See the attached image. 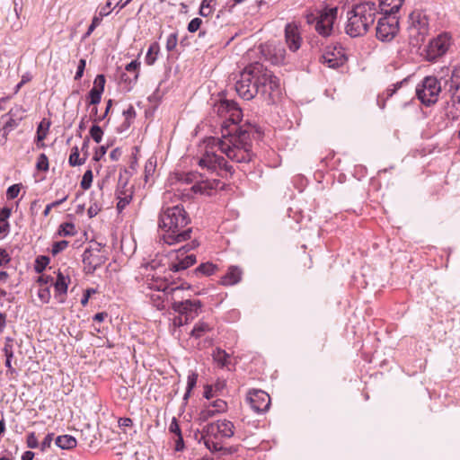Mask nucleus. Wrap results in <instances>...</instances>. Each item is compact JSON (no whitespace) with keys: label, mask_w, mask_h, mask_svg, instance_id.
<instances>
[{"label":"nucleus","mask_w":460,"mask_h":460,"mask_svg":"<svg viewBox=\"0 0 460 460\" xmlns=\"http://www.w3.org/2000/svg\"><path fill=\"white\" fill-rule=\"evenodd\" d=\"M214 111L225 119L222 122V138L208 139L206 150L199 164L210 171L220 170L233 174V167L217 154V150H220L233 162L249 163L253 155L252 132L249 128L237 126L243 112L234 101L221 100L215 104Z\"/></svg>","instance_id":"obj_1"},{"label":"nucleus","mask_w":460,"mask_h":460,"mask_svg":"<svg viewBox=\"0 0 460 460\" xmlns=\"http://www.w3.org/2000/svg\"><path fill=\"white\" fill-rule=\"evenodd\" d=\"M234 88L237 94L247 101L258 93L274 101L280 93V82L262 64L255 62L243 70Z\"/></svg>","instance_id":"obj_2"},{"label":"nucleus","mask_w":460,"mask_h":460,"mask_svg":"<svg viewBox=\"0 0 460 460\" xmlns=\"http://www.w3.org/2000/svg\"><path fill=\"white\" fill-rule=\"evenodd\" d=\"M190 216L182 205L164 206L158 216V228L162 233L160 242L173 245L190 239Z\"/></svg>","instance_id":"obj_3"},{"label":"nucleus","mask_w":460,"mask_h":460,"mask_svg":"<svg viewBox=\"0 0 460 460\" xmlns=\"http://www.w3.org/2000/svg\"><path fill=\"white\" fill-rule=\"evenodd\" d=\"M234 434V425L232 421L223 419L204 425L201 430L195 433L199 443H203L210 452H219L224 449L226 439Z\"/></svg>","instance_id":"obj_4"},{"label":"nucleus","mask_w":460,"mask_h":460,"mask_svg":"<svg viewBox=\"0 0 460 460\" xmlns=\"http://www.w3.org/2000/svg\"><path fill=\"white\" fill-rule=\"evenodd\" d=\"M376 13V5L373 2L358 4L348 13L346 33L350 37H358L367 33L374 23Z\"/></svg>","instance_id":"obj_5"},{"label":"nucleus","mask_w":460,"mask_h":460,"mask_svg":"<svg viewBox=\"0 0 460 460\" xmlns=\"http://www.w3.org/2000/svg\"><path fill=\"white\" fill-rule=\"evenodd\" d=\"M408 31L411 43L413 46L422 43L429 31L428 15L420 10L413 11L409 16Z\"/></svg>","instance_id":"obj_6"},{"label":"nucleus","mask_w":460,"mask_h":460,"mask_svg":"<svg viewBox=\"0 0 460 460\" xmlns=\"http://www.w3.org/2000/svg\"><path fill=\"white\" fill-rule=\"evenodd\" d=\"M197 246H199V243L193 240L190 243L181 246L180 249L170 252V270L177 272L192 266L196 262V256L192 253L189 254V252L195 249Z\"/></svg>","instance_id":"obj_7"},{"label":"nucleus","mask_w":460,"mask_h":460,"mask_svg":"<svg viewBox=\"0 0 460 460\" xmlns=\"http://www.w3.org/2000/svg\"><path fill=\"white\" fill-rule=\"evenodd\" d=\"M440 92V83L435 76H426L416 88L418 99L426 106L437 102Z\"/></svg>","instance_id":"obj_8"},{"label":"nucleus","mask_w":460,"mask_h":460,"mask_svg":"<svg viewBox=\"0 0 460 460\" xmlns=\"http://www.w3.org/2000/svg\"><path fill=\"white\" fill-rule=\"evenodd\" d=\"M338 13L337 7H325L323 8L316 17L313 15L307 16V22L309 23L315 22L316 31L323 36L327 37L331 35L332 31L333 23L336 20Z\"/></svg>","instance_id":"obj_9"},{"label":"nucleus","mask_w":460,"mask_h":460,"mask_svg":"<svg viewBox=\"0 0 460 460\" xmlns=\"http://www.w3.org/2000/svg\"><path fill=\"white\" fill-rule=\"evenodd\" d=\"M452 45V38L447 32L440 33L429 41L426 49V58L434 61L445 55Z\"/></svg>","instance_id":"obj_10"},{"label":"nucleus","mask_w":460,"mask_h":460,"mask_svg":"<svg viewBox=\"0 0 460 460\" xmlns=\"http://www.w3.org/2000/svg\"><path fill=\"white\" fill-rule=\"evenodd\" d=\"M376 38L382 41L392 40L399 31V21L396 15L385 14L379 18L376 28Z\"/></svg>","instance_id":"obj_11"},{"label":"nucleus","mask_w":460,"mask_h":460,"mask_svg":"<svg viewBox=\"0 0 460 460\" xmlns=\"http://www.w3.org/2000/svg\"><path fill=\"white\" fill-rule=\"evenodd\" d=\"M246 401L250 407L257 413L268 411L270 405V395L266 392L258 389L250 390L247 394Z\"/></svg>","instance_id":"obj_12"},{"label":"nucleus","mask_w":460,"mask_h":460,"mask_svg":"<svg viewBox=\"0 0 460 460\" xmlns=\"http://www.w3.org/2000/svg\"><path fill=\"white\" fill-rule=\"evenodd\" d=\"M201 306L202 304L199 300L184 299L182 301H176L175 299L172 302V308L179 314H183L190 320H193L199 315Z\"/></svg>","instance_id":"obj_13"},{"label":"nucleus","mask_w":460,"mask_h":460,"mask_svg":"<svg viewBox=\"0 0 460 460\" xmlns=\"http://www.w3.org/2000/svg\"><path fill=\"white\" fill-rule=\"evenodd\" d=\"M183 289V285H181L170 288V291L151 292L148 296H150V300L154 306L159 310H162L165 307V303H170L172 305V302L176 299L175 296L177 293L181 292Z\"/></svg>","instance_id":"obj_14"},{"label":"nucleus","mask_w":460,"mask_h":460,"mask_svg":"<svg viewBox=\"0 0 460 460\" xmlns=\"http://www.w3.org/2000/svg\"><path fill=\"white\" fill-rule=\"evenodd\" d=\"M322 61L331 68L341 66L346 61L347 58L344 50L340 46L328 47L322 56Z\"/></svg>","instance_id":"obj_15"},{"label":"nucleus","mask_w":460,"mask_h":460,"mask_svg":"<svg viewBox=\"0 0 460 460\" xmlns=\"http://www.w3.org/2000/svg\"><path fill=\"white\" fill-rule=\"evenodd\" d=\"M107 261V257L101 253V250L98 248L86 249L83 253V262L88 269V272H93L98 268L102 266Z\"/></svg>","instance_id":"obj_16"},{"label":"nucleus","mask_w":460,"mask_h":460,"mask_svg":"<svg viewBox=\"0 0 460 460\" xmlns=\"http://www.w3.org/2000/svg\"><path fill=\"white\" fill-rule=\"evenodd\" d=\"M285 40L287 46L291 51L296 52L300 49L302 37L299 27L295 22L287 23L285 26Z\"/></svg>","instance_id":"obj_17"},{"label":"nucleus","mask_w":460,"mask_h":460,"mask_svg":"<svg viewBox=\"0 0 460 460\" xmlns=\"http://www.w3.org/2000/svg\"><path fill=\"white\" fill-rule=\"evenodd\" d=\"M224 183L220 180H202L192 185L191 190L195 193L211 195L214 190L222 189Z\"/></svg>","instance_id":"obj_18"},{"label":"nucleus","mask_w":460,"mask_h":460,"mask_svg":"<svg viewBox=\"0 0 460 460\" xmlns=\"http://www.w3.org/2000/svg\"><path fill=\"white\" fill-rule=\"evenodd\" d=\"M19 112H24L22 107H16L15 109H11L7 114L4 115L3 118L8 117V119L5 121L2 129L4 130V133H10L14 128H16L19 125V122L22 120V116L17 118Z\"/></svg>","instance_id":"obj_19"},{"label":"nucleus","mask_w":460,"mask_h":460,"mask_svg":"<svg viewBox=\"0 0 460 460\" xmlns=\"http://www.w3.org/2000/svg\"><path fill=\"white\" fill-rule=\"evenodd\" d=\"M449 86V92L452 93L454 102L460 103V67H455L449 81L446 82Z\"/></svg>","instance_id":"obj_20"},{"label":"nucleus","mask_w":460,"mask_h":460,"mask_svg":"<svg viewBox=\"0 0 460 460\" xmlns=\"http://www.w3.org/2000/svg\"><path fill=\"white\" fill-rule=\"evenodd\" d=\"M212 358L214 363L220 368L231 369L232 366V356L226 350L216 348L212 352Z\"/></svg>","instance_id":"obj_21"},{"label":"nucleus","mask_w":460,"mask_h":460,"mask_svg":"<svg viewBox=\"0 0 460 460\" xmlns=\"http://www.w3.org/2000/svg\"><path fill=\"white\" fill-rule=\"evenodd\" d=\"M404 0H379L381 11L387 15H395Z\"/></svg>","instance_id":"obj_22"},{"label":"nucleus","mask_w":460,"mask_h":460,"mask_svg":"<svg viewBox=\"0 0 460 460\" xmlns=\"http://www.w3.org/2000/svg\"><path fill=\"white\" fill-rule=\"evenodd\" d=\"M242 278V270L235 266L228 269L226 274L222 278L221 283L226 286L237 284Z\"/></svg>","instance_id":"obj_23"},{"label":"nucleus","mask_w":460,"mask_h":460,"mask_svg":"<svg viewBox=\"0 0 460 460\" xmlns=\"http://www.w3.org/2000/svg\"><path fill=\"white\" fill-rule=\"evenodd\" d=\"M146 284H147L148 288L152 292L170 291V288H175L172 284L167 283V281L165 279H147Z\"/></svg>","instance_id":"obj_24"},{"label":"nucleus","mask_w":460,"mask_h":460,"mask_svg":"<svg viewBox=\"0 0 460 460\" xmlns=\"http://www.w3.org/2000/svg\"><path fill=\"white\" fill-rule=\"evenodd\" d=\"M70 283V278L65 276L63 273L58 272L57 279L53 281L55 291L59 295H66L67 292V287Z\"/></svg>","instance_id":"obj_25"},{"label":"nucleus","mask_w":460,"mask_h":460,"mask_svg":"<svg viewBox=\"0 0 460 460\" xmlns=\"http://www.w3.org/2000/svg\"><path fill=\"white\" fill-rule=\"evenodd\" d=\"M56 445L60 447L61 449H72L76 447L77 441L76 439L71 436V435H61L57 437Z\"/></svg>","instance_id":"obj_26"},{"label":"nucleus","mask_w":460,"mask_h":460,"mask_svg":"<svg viewBox=\"0 0 460 460\" xmlns=\"http://www.w3.org/2000/svg\"><path fill=\"white\" fill-rule=\"evenodd\" d=\"M211 330H212V326L209 323H208L204 321H199L194 325V327L190 332V336L194 337L196 339H199V338L203 337L206 333L210 332Z\"/></svg>","instance_id":"obj_27"},{"label":"nucleus","mask_w":460,"mask_h":460,"mask_svg":"<svg viewBox=\"0 0 460 460\" xmlns=\"http://www.w3.org/2000/svg\"><path fill=\"white\" fill-rule=\"evenodd\" d=\"M139 66H140V62H138L137 60H133L130 63H128L126 66L125 69L128 72L133 73L134 76L132 79H130V78L126 77V75L123 74L121 75L122 80L129 81V83H131V82L136 83L138 78V75H139V71H138Z\"/></svg>","instance_id":"obj_28"},{"label":"nucleus","mask_w":460,"mask_h":460,"mask_svg":"<svg viewBox=\"0 0 460 460\" xmlns=\"http://www.w3.org/2000/svg\"><path fill=\"white\" fill-rule=\"evenodd\" d=\"M109 13H110V12L106 11V8H102L99 12V14L95 15L93 18L92 22H91L90 26L88 27V30H87L84 37H89L93 33V31L95 30V28L100 25V23L102 21V18L104 16H107Z\"/></svg>","instance_id":"obj_29"},{"label":"nucleus","mask_w":460,"mask_h":460,"mask_svg":"<svg viewBox=\"0 0 460 460\" xmlns=\"http://www.w3.org/2000/svg\"><path fill=\"white\" fill-rule=\"evenodd\" d=\"M117 199H119L117 203V209L119 212H121L131 201L132 191L130 190H127L123 193H117Z\"/></svg>","instance_id":"obj_30"},{"label":"nucleus","mask_w":460,"mask_h":460,"mask_svg":"<svg viewBox=\"0 0 460 460\" xmlns=\"http://www.w3.org/2000/svg\"><path fill=\"white\" fill-rule=\"evenodd\" d=\"M159 50H160V47L157 42H154L149 46L147 53L146 55V58H145L146 63L148 66H151L155 62V60L157 58V55L159 53Z\"/></svg>","instance_id":"obj_31"},{"label":"nucleus","mask_w":460,"mask_h":460,"mask_svg":"<svg viewBox=\"0 0 460 460\" xmlns=\"http://www.w3.org/2000/svg\"><path fill=\"white\" fill-rule=\"evenodd\" d=\"M217 270V266L211 262L201 263L196 270L194 273L196 275H203V276H210L215 273Z\"/></svg>","instance_id":"obj_32"},{"label":"nucleus","mask_w":460,"mask_h":460,"mask_svg":"<svg viewBox=\"0 0 460 460\" xmlns=\"http://www.w3.org/2000/svg\"><path fill=\"white\" fill-rule=\"evenodd\" d=\"M216 414H217V412L215 411V410L208 404L199 411L197 420L200 423L206 422L210 418H213Z\"/></svg>","instance_id":"obj_33"},{"label":"nucleus","mask_w":460,"mask_h":460,"mask_svg":"<svg viewBox=\"0 0 460 460\" xmlns=\"http://www.w3.org/2000/svg\"><path fill=\"white\" fill-rule=\"evenodd\" d=\"M14 340L11 337H6L3 351L6 359H13L14 356Z\"/></svg>","instance_id":"obj_34"},{"label":"nucleus","mask_w":460,"mask_h":460,"mask_svg":"<svg viewBox=\"0 0 460 460\" xmlns=\"http://www.w3.org/2000/svg\"><path fill=\"white\" fill-rule=\"evenodd\" d=\"M76 234L75 225L72 223L61 224L58 228V234L61 236H73Z\"/></svg>","instance_id":"obj_35"},{"label":"nucleus","mask_w":460,"mask_h":460,"mask_svg":"<svg viewBox=\"0 0 460 460\" xmlns=\"http://www.w3.org/2000/svg\"><path fill=\"white\" fill-rule=\"evenodd\" d=\"M85 159H82L79 157V150L77 146L72 148V152L69 155V164L71 166H78L84 164Z\"/></svg>","instance_id":"obj_36"},{"label":"nucleus","mask_w":460,"mask_h":460,"mask_svg":"<svg viewBox=\"0 0 460 460\" xmlns=\"http://www.w3.org/2000/svg\"><path fill=\"white\" fill-rule=\"evenodd\" d=\"M128 172L127 170H124L123 172H120L119 173V181H118V190H117V193H123L125 192L127 190H128L127 188V185H128Z\"/></svg>","instance_id":"obj_37"},{"label":"nucleus","mask_w":460,"mask_h":460,"mask_svg":"<svg viewBox=\"0 0 460 460\" xmlns=\"http://www.w3.org/2000/svg\"><path fill=\"white\" fill-rule=\"evenodd\" d=\"M172 443H173L172 447H173L174 451L181 452V451L184 450L185 445H184V440H183L182 434L177 435V436H172Z\"/></svg>","instance_id":"obj_38"},{"label":"nucleus","mask_w":460,"mask_h":460,"mask_svg":"<svg viewBox=\"0 0 460 460\" xmlns=\"http://www.w3.org/2000/svg\"><path fill=\"white\" fill-rule=\"evenodd\" d=\"M90 136L96 143H100L102 139L103 131L100 126L93 125L90 128Z\"/></svg>","instance_id":"obj_39"},{"label":"nucleus","mask_w":460,"mask_h":460,"mask_svg":"<svg viewBox=\"0 0 460 460\" xmlns=\"http://www.w3.org/2000/svg\"><path fill=\"white\" fill-rule=\"evenodd\" d=\"M105 83V76L103 75H98L94 79L93 87L92 90H96L97 92L102 93L104 91Z\"/></svg>","instance_id":"obj_40"},{"label":"nucleus","mask_w":460,"mask_h":460,"mask_svg":"<svg viewBox=\"0 0 460 460\" xmlns=\"http://www.w3.org/2000/svg\"><path fill=\"white\" fill-rule=\"evenodd\" d=\"M209 405L211 406V408H213L215 410V411H217V413H222V412H225L227 410V403L224 401V400H221V399H217L215 400L214 402H212L211 403H209Z\"/></svg>","instance_id":"obj_41"},{"label":"nucleus","mask_w":460,"mask_h":460,"mask_svg":"<svg viewBox=\"0 0 460 460\" xmlns=\"http://www.w3.org/2000/svg\"><path fill=\"white\" fill-rule=\"evenodd\" d=\"M93 172L92 170H87L84 175H83V178H82V181H81V188L83 190H88L91 185H92V181H93Z\"/></svg>","instance_id":"obj_42"},{"label":"nucleus","mask_w":460,"mask_h":460,"mask_svg":"<svg viewBox=\"0 0 460 460\" xmlns=\"http://www.w3.org/2000/svg\"><path fill=\"white\" fill-rule=\"evenodd\" d=\"M36 167L39 171L46 172L49 170V160L45 154H40L38 157Z\"/></svg>","instance_id":"obj_43"},{"label":"nucleus","mask_w":460,"mask_h":460,"mask_svg":"<svg viewBox=\"0 0 460 460\" xmlns=\"http://www.w3.org/2000/svg\"><path fill=\"white\" fill-rule=\"evenodd\" d=\"M68 246V242L62 240L59 242H56L52 245L51 253L53 255H57L62 251H64Z\"/></svg>","instance_id":"obj_44"},{"label":"nucleus","mask_w":460,"mask_h":460,"mask_svg":"<svg viewBox=\"0 0 460 460\" xmlns=\"http://www.w3.org/2000/svg\"><path fill=\"white\" fill-rule=\"evenodd\" d=\"M123 116L125 117V122L127 123V126H129L131 121L136 117V111L132 105H129L127 110L123 111Z\"/></svg>","instance_id":"obj_45"},{"label":"nucleus","mask_w":460,"mask_h":460,"mask_svg":"<svg viewBox=\"0 0 460 460\" xmlns=\"http://www.w3.org/2000/svg\"><path fill=\"white\" fill-rule=\"evenodd\" d=\"M26 444L29 448H37L40 447V443L34 432H31L27 435Z\"/></svg>","instance_id":"obj_46"},{"label":"nucleus","mask_w":460,"mask_h":460,"mask_svg":"<svg viewBox=\"0 0 460 460\" xmlns=\"http://www.w3.org/2000/svg\"><path fill=\"white\" fill-rule=\"evenodd\" d=\"M177 42H178L177 34L176 33L170 34L168 36V38H167V40H166V49H167V51L173 50L176 48V46H177Z\"/></svg>","instance_id":"obj_47"},{"label":"nucleus","mask_w":460,"mask_h":460,"mask_svg":"<svg viewBox=\"0 0 460 460\" xmlns=\"http://www.w3.org/2000/svg\"><path fill=\"white\" fill-rule=\"evenodd\" d=\"M49 127V122L47 123V127L45 128H43V122L40 123V125L38 126V128H37V141L38 142H41L42 140L45 139L47 133H48Z\"/></svg>","instance_id":"obj_48"},{"label":"nucleus","mask_w":460,"mask_h":460,"mask_svg":"<svg viewBox=\"0 0 460 460\" xmlns=\"http://www.w3.org/2000/svg\"><path fill=\"white\" fill-rule=\"evenodd\" d=\"M202 24V20L200 18L192 19L188 24V31L190 33H194L198 31Z\"/></svg>","instance_id":"obj_49"},{"label":"nucleus","mask_w":460,"mask_h":460,"mask_svg":"<svg viewBox=\"0 0 460 460\" xmlns=\"http://www.w3.org/2000/svg\"><path fill=\"white\" fill-rule=\"evenodd\" d=\"M21 187L19 184L11 185L6 191V197L8 199H15L20 192Z\"/></svg>","instance_id":"obj_50"},{"label":"nucleus","mask_w":460,"mask_h":460,"mask_svg":"<svg viewBox=\"0 0 460 460\" xmlns=\"http://www.w3.org/2000/svg\"><path fill=\"white\" fill-rule=\"evenodd\" d=\"M169 432L172 434V436H177L181 434V430L180 428V425L178 423V420L175 417L172 418L171 424L169 425Z\"/></svg>","instance_id":"obj_51"},{"label":"nucleus","mask_w":460,"mask_h":460,"mask_svg":"<svg viewBox=\"0 0 460 460\" xmlns=\"http://www.w3.org/2000/svg\"><path fill=\"white\" fill-rule=\"evenodd\" d=\"M38 296L42 303H48L50 299V291L48 287L40 288L38 292Z\"/></svg>","instance_id":"obj_52"},{"label":"nucleus","mask_w":460,"mask_h":460,"mask_svg":"<svg viewBox=\"0 0 460 460\" xmlns=\"http://www.w3.org/2000/svg\"><path fill=\"white\" fill-rule=\"evenodd\" d=\"M190 321L191 320L189 317H186L183 314H180L173 318L172 324L174 327H181L185 324H188Z\"/></svg>","instance_id":"obj_53"},{"label":"nucleus","mask_w":460,"mask_h":460,"mask_svg":"<svg viewBox=\"0 0 460 460\" xmlns=\"http://www.w3.org/2000/svg\"><path fill=\"white\" fill-rule=\"evenodd\" d=\"M49 259L46 256H41L36 260L35 270L38 272H41L48 265Z\"/></svg>","instance_id":"obj_54"},{"label":"nucleus","mask_w":460,"mask_h":460,"mask_svg":"<svg viewBox=\"0 0 460 460\" xmlns=\"http://www.w3.org/2000/svg\"><path fill=\"white\" fill-rule=\"evenodd\" d=\"M66 199H67V196H65L64 198H62L58 200L53 201L52 203L47 205L43 211V215L45 217H48L50 213V210L53 209V208H56L58 206L61 205L64 201L66 200Z\"/></svg>","instance_id":"obj_55"},{"label":"nucleus","mask_w":460,"mask_h":460,"mask_svg":"<svg viewBox=\"0 0 460 460\" xmlns=\"http://www.w3.org/2000/svg\"><path fill=\"white\" fill-rule=\"evenodd\" d=\"M102 94L101 93L97 92L96 90H90L89 92V99H90V104L96 105L100 103L102 100Z\"/></svg>","instance_id":"obj_56"},{"label":"nucleus","mask_w":460,"mask_h":460,"mask_svg":"<svg viewBox=\"0 0 460 460\" xmlns=\"http://www.w3.org/2000/svg\"><path fill=\"white\" fill-rule=\"evenodd\" d=\"M53 433H49L43 439V441L40 444V450L44 452L46 449L49 448L52 441H53Z\"/></svg>","instance_id":"obj_57"},{"label":"nucleus","mask_w":460,"mask_h":460,"mask_svg":"<svg viewBox=\"0 0 460 460\" xmlns=\"http://www.w3.org/2000/svg\"><path fill=\"white\" fill-rule=\"evenodd\" d=\"M10 231V224L8 222V218H0V234L2 237H4L8 234Z\"/></svg>","instance_id":"obj_58"},{"label":"nucleus","mask_w":460,"mask_h":460,"mask_svg":"<svg viewBox=\"0 0 460 460\" xmlns=\"http://www.w3.org/2000/svg\"><path fill=\"white\" fill-rule=\"evenodd\" d=\"M155 169V162H153L152 159H149L145 165V176L147 180L148 176L151 175Z\"/></svg>","instance_id":"obj_59"},{"label":"nucleus","mask_w":460,"mask_h":460,"mask_svg":"<svg viewBox=\"0 0 460 460\" xmlns=\"http://www.w3.org/2000/svg\"><path fill=\"white\" fill-rule=\"evenodd\" d=\"M85 65H86V61L84 59L82 58L79 60V63L77 66V70H76V73L75 75V80H79L83 76L84 71L85 68Z\"/></svg>","instance_id":"obj_60"},{"label":"nucleus","mask_w":460,"mask_h":460,"mask_svg":"<svg viewBox=\"0 0 460 460\" xmlns=\"http://www.w3.org/2000/svg\"><path fill=\"white\" fill-rule=\"evenodd\" d=\"M96 293V289L94 288H87L84 293V296L81 299V305L83 306H85L87 304H88V300L90 298V296L93 295V294H95Z\"/></svg>","instance_id":"obj_61"},{"label":"nucleus","mask_w":460,"mask_h":460,"mask_svg":"<svg viewBox=\"0 0 460 460\" xmlns=\"http://www.w3.org/2000/svg\"><path fill=\"white\" fill-rule=\"evenodd\" d=\"M11 258L7 252V251L4 248H0V267L7 264L10 261Z\"/></svg>","instance_id":"obj_62"},{"label":"nucleus","mask_w":460,"mask_h":460,"mask_svg":"<svg viewBox=\"0 0 460 460\" xmlns=\"http://www.w3.org/2000/svg\"><path fill=\"white\" fill-rule=\"evenodd\" d=\"M198 375L195 373H192L189 375L188 380H187V388L189 390H192L197 384Z\"/></svg>","instance_id":"obj_63"},{"label":"nucleus","mask_w":460,"mask_h":460,"mask_svg":"<svg viewBox=\"0 0 460 460\" xmlns=\"http://www.w3.org/2000/svg\"><path fill=\"white\" fill-rule=\"evenodd\" d=\"M107 147L104 146H100L93 155V160L99 161L101 160L106 154Z\"/></svg>","instance_id":"obj_64"}]
</instances>
